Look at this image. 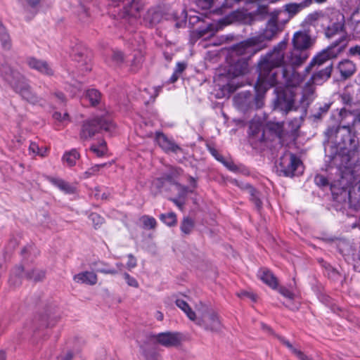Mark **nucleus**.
Returning a JSON list of instances; mask_svg holds the SVG:
<instances>
[{
	"label": "nucleus",
	"mask_w": 360,
	"mask_h": 360,
	"mask_svg": "<svg viewBox=\"0 0 360 360\" xmlns=\"http://www.w3.org/2000/svg\"><path fill=\"white\" fill-rule=\"evenodd\" d=\"M293 49L285 57L287 41L283 40L274 46L272 50L260 56L257 63V79L254 86L255 94L243 91L237 99L249 108H262L266 92L278 84L295 87L299 84V75L295 69L309 58L308 49L313 41L306 32H296L292 37Z\"/></svg>",
	"instance_id": "obj_1"
},
{
	"label": "nucleus",
	"mask_w": 360,
	"mask_h": 360,
	"mask_svg": "<svg viewBox=\"0 0 360 360\" xmlns=\"http://www.w3.org/2000/svg\"><path fill=\"white\" fill-rule=\"evenodd\" d=\"M0 72L3 79L22 99L33 105L41 101L40 97L33 91L28 80L20 72L13 70L8 65H2L0 68Z\"/></svg>",
	"instance_id": "obj_2"
},
{
	"label": "nucleus",
	"mask_w": 360,
	"mask_h": 360,
	"mask_svg": "<svg viewBox=\"0 0 360 360\" xmlns=\"http://www.w3.org/2000/svg\"><path fill=\"white\" fill-rule=\"evenodd\" d=\"M115 127V124L108 113L94 115L82 122L79 138L82 141L90 140L103 130L111 132Z\"/></svg>",
	"instance_id": "obj_3"
},
{
	"label": "nucleus",
	"mask_w": 360,
	"mask_h": 360,
	"mask_svg": "<svg viewBox=\"0 0 360 360\" xmlns=\"http://www.w3.org/2000/svg\"><path fill=\"white\" fill-rule=\"evenodd\" d=\"M347 39L345 36L339 37L311 60L310 63L306 67L305 72H309L313 67L316 65L319 67L330 59L337 57L343 51L347 46Z\"/></svg>",
	"instance_id": "obj_4"
},
{
	"label": "nucleus",
	"mask_w": 360,
	"mask_h": 360,
	"mask_svg": "<svg viewBox=\"0 0 360 360\" xmlns=\"http://www.w3.org/2000/svg\"><path fill=\"white\" fill-rule=\"evenodd\" d=\"M265 46H261L257 39L252 37L233 45L230 52V58L231 59H236L237 57L246 58L248 60L249 58Z\"/></svg>",
	"instance_id": "obj_5"
},
{
	"label": "nucleus",
	"mask_w": 360,
	"mask_h": 360,
	"mask_svg": "<svg viewBox=\"0 0 360 360\" xmlns=\"http://www.w3.org/2000/svg\"><path fill=\"white\" fill-rule=\"evenodd\" d=\"M302 165L301 160L292 153H285L281 157L279 160L280 172L285 176L292 177L297 167Z\"/></svg>",
	"instance_id": "obj_6"
},
{
	"label": "nucleus",
	"mask_w": 360,
	"mask_h": 360,
	"mask_svg": "<svg viewBox=\"0 0 360 360\" xmlns=\"http://www.w3.org/2000/svg\"><path fill=\"white\" fill-rule=\"evenodd\" d=\"M115 6L124 4L121 15L123 18L136 19L141 17L143 6L139 0H110Z\"/></svg>",
	"instance_id": "obj_7"
},
{
	"label": "nucleus",
	"mask_w": 360,
	"mask_h": 360,
	"mask_svg": "<svg viewBox=\"0 0 360 360\" xmlns=\"http://www.w3.org/2000/svg\"><path fill=\"white\" fill-rule=\"evenodd\" d=\"M235 21H239L243 24L250 25L258 20L253 11L248 12L247 10L238 9L230 12L220 20V22L226 25Z\"/></svg>",
	"instance_id": "obj_8"
},
{
	"label": "nucleus",
	"mask_w": 360,
	"mask_h": 360,
	"mask_svg": "<svg viewBox=\"0 0 360 360\" xmlns=\"http://www.w3.org/2000/svg\"><path fill=\"white\" fill-rule=\"evenodd\" d=\"M155 141L159 147L166 153H178L182 152V148L175 143V141L169 139L163 132L156 131Z\"/></svg>",
	"instance_id": "obj_9"
},
{
	"label": "nucleus",
	"mask_w": 360,
	"mask_h": 360,
	"mask_svg": "<svg viewBox=\"0 0 360 360\" xmlns=\"http://www.w3.org/2000/svg\"><path fill=\"white\" fill-rule=\"evenodd\" d=\"M248 136L252 144H257L265 141V134L262 121L252 119L250 122Z\"/></svg>",
	"instance_id": "obj_10"
},
{
	"label": "nucleus",
	"mask_w": 360,
	"mask_h": 360,
	"mask_svg": "<svg viewBox=\"0 0 360 360\" xmlns=\"http://www.w3.org/2000/svg\"><path fill=\"white\" fill-rule=\"evenodd\" d=\"M294 103V98L291 94L284 90L279 91L274 101V108L288 113L292 109Z\"/></svg>",
	"instance_id": "obj_11"
},
{
	"label": "nucleus",
	"mask_w": 360,
	"mask_h": 360,
	"mask_svg": "<svg viewBox=\"0 0 360 360\" xmlns=\"http://www.w3.org/2000/svg\"><path fill=\"white\" fill-rule=\"evenodd\" d=\"M157 342L160 345L166 347H177L181 344V335L179 333L165 332L160 333L155 335Z\"/></svg>",
	"instance_id": "obj_12"
},
{
	"label": "nucleus",
	"mask_w": 360,
	"mask_h": 360,
	"mask_svg": "<svg viewBox=\"0 0 360 360\" xmlns=\"http://www.w3.org/2000/svg\"><path fill=\"white\" fill-rule=\"evenodd\" d=\"M231 62L229 66L228 73L233 77H239L247 74L249 71L248 60L246 58H238L231 59Z\"/></svg>",
	"instance_id": "obj_13"
},
{
	"label": "nucleus",
	"mask_w": 360,
	"mask_h": 360,
	"mask_svg": "<svg viewBox=\"0 0 360 360\" xmlns=\"http://www.w3.org/2000/svg\"><path fill=\"white\" fill-rule=\"evenodd\" d=\"M27 63L31 69L35 70L42 75L52 76L54 74L52 68L45 60L30 57L27 59Z\"/></svg>",
	"instance_id": "obj_14"
},
{
	"label": "nucleus",
	"mask_w": 360,
	"mask_h": 360,
	"mask_svg": "<svg viewBox=\"0 0 360 360\" xmlns=\"http://www.w3.org/2000/svg\"><path fill=\"white\" fill-rule=\"evenodd\" d=\"M278 24L273 23V20H268L266 28L262 33L255 36L261 46L265 41L271 40L279 32Z\"/></svg>",
	"instance_id": "obj_15"
},
{
	"label": "nucleus",
	"mask_w": 360,
	"mask_h": 360,
	"mask_svg": "<svg viewBox=\"0 0 360 360\" xmlns=\"http://www.w3.org/2000/svg\"><path fill=\"white\" fill-rule=\"evenodd\" d=\"M198 324L203 326L205 330L212 332H218L222 328L220 319L214 312L210 313L205 319L199 321Z\"/></svg>",
	"instance_id": "obj_16"
},
{
	"label": "nucleus",
	"mask_w": 360,
	"mask_h": 360,
	"mask_svg": "<svg viewBox=\"0 0 360 360\" xmlns=\"http://www.w3.org/2000/svg\"><path fill=\"white\" fill-rule=\"evenodd\" d=\"M257 277L273 290L278 287V281L274 273L266 267H262L257 272Z\"/></svg>",
	"instance_id": "obj_17"
},
{
	"label": "nucleus",
	"mask_w": 360,
	"mask_h": 360,
	"mask_svg": "<svg viewBox=\"0 0 360 360\" xmlns=\"http://www.w3.org/2000/svg\"><path fill=\"white\" fill-rule=\"evenodd\" d=\"M46 179L65 194H74L76 192L74 186L62 179L46 176Z\"/></svg>",
	"instance_id": "obj_18"
},
{
	"label": "nucleus",
	"mask_w": 360,
	"mask_h": 360,
	"mask_svg": "<svg viewBox=\"0 0 360 360\" xmlns=\"http://www.w3.org/2000/svg\"><path fill=\"white\" fill-rule=\"evenodd\" d=\"M332 70L333 65L332 63H330L326 68L319 70L314 72L310 79V82L315 85L322 84L330 78Z\"/></svg>",
	"instance_id": "obj_19"
},
{
	"label": "nucleus",
	"mask_w": 360,
	"mask_h": 360,
	"mask_svg": "<svg viewBox=\"0 0 360 360\" xmlns=\"http://www.w3.org/2000/svg\"><path fill=\"white\" fill-rule=\"evenodd\" d=\"M183 170L179 167H172L168 172L164 173L158 178V181L168 182L170 184L177 185V179L181 175Z\"/></svg>",
	"instance_id": "obj_20"
},
{
	"label": "nucleus",
	"mask_w": 360,
	"mask_h": 360,
	"mask_svg": "<svg viewBox=\"0 0 360 360\" xmlns=\"http://www.w3.org/2000/svg\"><path fill=\"white\" fill-rule=\"evenodd\" d=\"M73 280L77 283L94 285L98 281V276L93 271H86L75 275Z\"/></svg>",
	"instance_id": "obj_21"
},
{
	"label": "nucleus",
	"mask_w": 360,
	"mask_h": 360,
	"mask_svg": "<svg viewBox=\"0 0 360 360\" xmlns=\"http://www.w3.org/2000/svg\"><path fill=\"white\" fill-rule=\"evenodd\" d=\"M338 68L341 76L344 79H347L354 74L356 65L350 60L345 59L339 63Z\"/></svg>",
	"instance_id": "obj_22"
},
{
	"label": "nucleus",
	"mask_w": 360,
	"mask_h": 360,
	"mask_svg": "<svg viewBox=\"0 0 360 360\" xmlns=\"http://www.w3.org/2000/svg\"><path fill=\"white\" fill-rule=\"evenodd\" d=\"M235 182L236 186L248 191L250 195V200L255 204L257 209H260L262 206V202L259 198V192L249 184H245L243 186H240L237 181H235Z\"/></svg>",
	"instance_id": "obj_23"
},
{
	"label": "nucleus",
	"mask_w": 360,
	"mask_h": 360,
	"mask_svg": "<svg viewBox=\"0 0 360 360\" xmlns=\"http://www.w3.org/2000/svg\"><path fill=\"white\" fill-rule=\"evenodd\" d=\"M90 266L98 273L110 275H115L117 274V271L116 269L111 268L109 264L101 260H97L91 262Z\"/></svg>",
	"instance_id": "obj_24"
},
{
	"label": "nucleus",
	"mask_w": 360,
	"mask_h": 360,
	"mask_svg": "<svg viewBox=\"0 0 360 360\" xmlns=\"http://www.w3.org/2000/svg\"><path fill=\"white\" fill-rule=\"evenodd\" d=\"M0 41L1 46L5 50H10L12 46L10 35L7 31L6 27L3 24L2 20L0 18Z\"/></svg>",
	"instance_id": "obj_25"
},
{
	"label": "nucleus",
	"mask_w": 360,
	"mask_h": 360,
	"mask_svg": "<svg viewBox=\"0 0 360 360\" xmlns=\"http://www.w3.org/2000/svg\"><path fill=\"white\" fill-rule=\"evenodd\" d=\"M79 158V153L76 149H72L63 154L62 160L67 166L72 167L76 165L77 160Z\"/></svg>",
	"instance_id": "obj_26"
},
{
	"label": "nucleus",
	"mask_w": 360,
	"mask_h": 360,
	"mask_svg": "<svg viewBox=\"0 0 360 360\" xmlns=\"http://www.w3.org/2000/svg\"><path fill=\"white\" fill-rule=\"evenodd\" d=\"M195 227V221L190 217H184L180 224V230L183 235H190Z\"/></svg>",
	"instance_id": "obj_27"
},
{
	"label": "nucleus",
	"mask_w": 360,
	"mask_h": 360,
	"mask_svg": "<svg viewBox=\"0 0 360 360\" xmlns=\"http://www.w3.org/2000/svg\"><path fill=\"white\" fill-rule=\"evenodd\" d=\"M355 123V120H354L351 124H348L347 125L339 126L337 129V134H338L341 130H344L346 132L345 137L342 139V142L344 145H346L347 142L349 141V144L352 145L353 142H354V139L352 137V127H354Z\"/></svg>",
	"instance_id": "obj_28"
},
{
	"label": "nucleus",
	"mask_w": 360,
	"mask_h": 360,
	"mask_svg": "<svg viewBox=\"0 0 360 360\" xmlns=\"http://www.w3.org/2000/svg\"><path fill=\"white\" fill-rule=\"evenodd\" d=\"M89 150L96 154L98 158L103 157L108 151L107 143L105 140L102 139L98 144H91Z\"/></svg>",
	"instance_id": "obj_29"
},
{
	"label": "nucleus",
	"mask_w": 360,
	"mask_h": 360,
	"mask_svg": "<svg viewBox=\"0 0 360 360\" xmlns=\"http://www.w3.org/2000/svg\"><path fill=\"white\" fill-rule=\"evenodd\" d=\"M176 305L181 309L187 316V317L191 320L195 321L196 318V315L195 311L191 308L188 304L181 299H176L175 301Z\"/></svg>",
	"instance_id": "obj_30"
},
{
	"label": "nucleus",
	"mask_w": 360,
	"mask_h": 360,
	"mask_svg": "<svg viewBox=\"0 0 360 360\" xmlns=\"http://www.w3.org/2000/svg\"><path fill=\"white\" fill-rule=\"evenodd\" d=\"M159 219L163 224L169 227H174L177 224V216L174 212L160 214Z\"/></svg>",
	"instance_id": "obj_31"
},
{
	"label": "nucleus",
	"mask_w": 360,
	"mask_h": 360,
	"mask_svg": "<svg viewBox=\"0 0 360 360\" xmlns=\"http://www.w3.org/2000/svg\"><path fill=\"white\" fill-rule=\"evenodd\" d=\"M77 15L82 22H89L91 20L89 8L83 4H80L77 8Z\"/></svg>",
	"instance_id": "obj_32"
},
{
	"label": "nucleus",
	"mask_w": 360,
	"mask_h": 360,
	"mask_svg": "<svg viewBox=\"0 0 360 360\" xmlns=\"http://www.w3.org/2000/svg\"><path fill=\"white\" fill-rule=\"evenodd\" d=\"M111 165V162L94 165L83 173V176L84 179L91 178V176L97 175L101 168L110 166Z\"/></svg>",
	"instance_id": "obj_33"
},
{
	"label": "nucleus",
	"mask_w": 360,
	"mask_h": 360,
	"mask_svg": "<svg viewBox=\"0 0 360 360\" xmlns=\"http://www.w3.org/2000/svg\"><path fill=\"white\" fill-rule=\"evenodd\" d=\"M86 97L89 99L91 105H98L101 99V94L95 89H89L86 92Z\"/></svg>",
	"instance_id": "obj_34"
},
{
	"label": "nucleus",
	"mask_w": 360,
	"mask_h": 360,
	"mask_svg": "<svg viewBox=\"0 0 360 360\" xmlns=\"http://www.w3.org/2000/svg\"><path fill=\"white\" fill-rule=\"evenodd\" d=\"M269 10L268 4L261 3L260 4H258L257 9L253 12L257 20L262 21L269 15Z\"/></svg>",
	"instance_id": "obj_35"
},
{
	"label": "nucleus",
	"mask_w": 360,
	"mask_h": 360,
	"mask_svg": "<svg viewBox=\"0 0 360 360\" xmlns=\"http://www.w3.org/2000/svg\"><path fill=\"white\" fill-rule=\"evenodd\" d=\"M139 220L144 229H155L158 224L156 219L150 215L144 214L140 217Z\"/></svg>",
	"instance_id": "obj_36"
},
{
	"label": "nucleus",
	"mask_w": 360,
	"mask_h": 360,
	"mask_svg": "<svg viewBox=\"0 0 360 360\" xmlns=\"http://www.w3.org/2000/svg\"><path fill=\"white\" fill-rule=\"evenodd\" d=\"M46 273L41 269H33L32 271L27 272L25 276L27 280L38 282L45 278Z\"/></svg>",
	"instance_id": "obj_37"
},
{
	"label": "nucleus",
	"mask_w": 360,
	"mask_h": 360,
	"mask_svg": "<svg viewBox=\"0 0 360 360\" xmlns=\"http://www.w3.org/2000/svg\"><path fill=\"white\" fill-rule=\"evenodd\" d=\"M245 0H224L221 7L214 11V13L222 15L225 12V9L232 8L235 5L243 2Z\"/></svg>",
	"instance_id": "obj_38"
},
{
	"label": "nucleus",
	"mask_w": 360,
	"mask_h": 360,
	"mask_svg": "<svg viewBox=\"0 0 360 360\" xmlns=\"http://www.w3.org/2000/svg\"><path fill=\"white\" fill-rule=\"evenodd\" d=\"M212 24L207 23L205 25V27L195 29L193 31V36L196 37L197 39L205 37L207 34L212 31Z\"/></svg>",
	"instance_id": "obj_39"
},
{
	"label": "nucleus",
	"mask_w": 360,
	"mask_h": 360,
	"mask_svg": "<svg viewBox=\"0 0 360 360\" xmlns=\"http://www.w3.org/2000/svg\"><path fill=\"white\" fill-rule=\"evenodd\" d=\"M89 218L92 221L95 229L99 228L104 222L103 217L95 212L91 213Z\"/></svg>",
	"instance_id": "obj_40"
},
{
	"label": "nucleus",
	"mask_w": 360,
	"mask_h": 360,
	"mask_svg": "<svg viewBox=\"0 0 360 360\" xmlns=\"http://www.w3.org/2000/svg\"><path fill=\"white\" fill-rule=\"evenodd\" d=\"M269 130L275 134V135L281 139L283 136V125L279 123H274L269 126Z\"/></svg>",
	"instance_id": "obj_41"
},
{
	"label": "nucleus",
	"mask_w": 360,
	"mask_h": 360,
	"mask_svg": "<svg viewBox=\"0 0 360 360\" xmlns=\"http://www.w3.org/2000/svg\"><path fill=\"white\" fill-rule=\"evenodd\" d=\"M29 152L34 155H38L41 157H44L46 155V150L44 152L41 151L38 144L35 142H31L29 146Z\"/></svg>",
	"instance_id": "obj_42"
},
{
	"label": "nucleus",
	"mask_w": 360,
	"mask_h": 360,
	"mask_svg": "<svg viewBox=\"0 0 360 360\" xmlns=\"http://www.w3.org/2000/svg\"><path fill=\"white\" fill-rule=\"evenodd\" d=\"M196 5L202 10H208L211 8L214 3L211 0H195Z\"/></svg>",
	"instance_id": "obj_43"
},
{
	"label": "nucleus",
	"mask_w": 360,
	"mask_h": 360,
	"mask_svg": "<svg viewBox=\"0 0 360 360\" xmlns=\"http://www.w3.org/2000/svg\"><path fill=\"white\" fill-rule=\"evenodd\" d=\"M285 12L282 10L276 9L274 11L269 13V20H273V23L278 24V20L281 15H285Z\"/></svg>",
	"instance_id": "obj_44"
},
{
	"label": "nucleus",
	"mask_w": 360,
	"mask_h": 360,
	"mask_svg": "<svg viewBox=\"0 0 360 360\" xmlns=\"http://www.w3.org/2000/svg\"><path fill=\"white\" fill-rule=\"evenodd\" d=\"M112 60L116 65H121L124 60L123 53L120 51H113Z\"/></svg>",
	"instance_id": "obj_45"
},
{
	"label": "nucleus",
	"mask_w": 360,
	"mask_h": 360,
	"mask_svg": "<svg viewBox=\"0 0 360 360\" xmlns=\"http://www.w3.org/2000/svg\"><path fill=\"white\" fill-rule=\"evenodd\" d=\"M316 184L319 187L327 186L329 184L327 177L322 174H316L314 178Z\"/></svg>",
	"instance_id": "obj_46"
},
{
	"label": "nucleus",
	"mask_w": 360,
	"mask_h": 360,
	"mask_svg": "<svg viewBox=\"0 0 360 360\" xmlns=\"http://www.w3.org/2000/svg\"><path fill=\"white\" fill-rule=\"evenodd\" d=\"M237 295L241 299L248 298L254 302H256L257 299V296L254 292L245 290L238 292Z\"/></svg>",
	"instance_id": "obj_47"
},
{
	"label": "nucleus",
	"mask_w": 360,
	"mask_h": 360,
	"mask_svg": "<svg viewBox=\"0 0 360 360\" xmlns=\"http://www.w3.org/2000/svg\"><path fill=\"white\" fill-rule=\"evenodd\" d=\"M124 278L128 284V285L134 287V288H139V285L136 279L131 276H130L128 273L124 274Z\"/></svg>",
	"instance_id": "obj_48"
},
{
	"label": "nucleus",
	"mask_w": 360,
	"mask_h": 360,
	"mask_svg": "<svg viewBox=\"0 0 360 360\" xmlns=\"http://www.w3.org/2000/svg\"><path fill=\"white\" fill-rule=\"evenodd\" d=\"M24 267L22 265L19 264L14 266V268L11 270V274L17 276V277H21V279H22L24 274Z\"/></svg>",
	"instance_id": "obj_49"
},
{
	"label": "nucleus",
	"mask_w": 360,
	"mask_h": 360,
	"mask_svg": "<svg viewBox=\"0 0 360 360\" xmlns=\"http://www.w3.org/2000/svg\"><path fill=\"white\" fill-rule=\"evenodd\" d=\"M187 64L185 62H178L176 64V67L174 70V72L176 73L179 77L183 73L186 69Z\"/></svg>",
	"instance_id": "obj_50"
},
{
	"label": "nucleus",
	"mask_w": 360,
	"mask_h": 360,
	"mask_svg": "<svg viewBox=\"0 0 360 360\" xmlns=\"http://www.w3.org/2000/svg\"><path fill=\"white\" fill-rule=\"evenodd\" d=\"M278 292L280 294H281L283 297L288 298V299H293L294 298V294L293 292L288 290L287 288L281 286L278 288Z\"/></svg>",
	"instance_id": "obj_51"
},
{
	"label": "nucleus",
	"mask_w": 360,
	"mask_h": 360,
	"mask_svg": "<svg viewBox=\"0 0 360 360\" xmlns=\"http://www.w3.org/2000/svg\"><path fill=\"white\" fill-rule=\"evenodd\" d=\"M220 162H221L230 171L236 172L238 170V167L232 160H226L224 158H223V160H221Z\"/></svg>",
	"instance_id": "obj_52"
},
{
	"label": "nucleus",
	"mask_w": 360,
	"mask_h": 360,
	"mask_svg": "<svg viewBox=\"0 0 360 360\" xmlns=\"http://www.w3.org/2000/svg\"><path fill=\"white\" fill-rule=\"evenodd\" d=\"M21 277H17L12 274L10 275L8 283L11 286L17 287L22 284Z\"/></svg>",
	"instance_id": "obj_53"
},
{
	"label": "nucleus",
	"mask_w": 360,
	"mask_h": 360,
	"mask_svg": "<svg viewBox=\"0 0 360 360\" xmlns=\"http://www.w3.org/2000/svg\"><path fill=\"white\" fill-rule=\"evenodd\" d=\"M53 95L55 96V98L58 100V101L60 103L63 104V105H65L66 103V101H67L66 97L62 91H56L53 93Z\"/></svg>",
	"instance_id": "obj_54"
},
{
	"label": "nucleus",
	"mask_w": 360,
	"mask_h": 360,
	"mask_svg": "<svg viewBox=\"0 0 360 360\" xmlns=\"http://www.w3.org/2000/svg\"><path fill=\"white\" fill-rule=\"evenodd\" d=\"M208 150L217 160L219 162L223 160V155H221L215 148L208 146Z\"/></svg>",
	"instance_id": "obj_55"
},
{
	"label": "nucleus",
	"mask_w": 360,
	"mask_h": 360,
	"mask_svg": "<svg viewBox=\"0 0 360 360\" xmlns=\"http://www.w3.org/2000/svg\"><path fill=\"white\" fill-rule=\"evenodd\" d=\"M128 261L127 263V266L129 269H133L136 266L137 261L136 257L132 254L128 255Z\"/></svg>",
	"instance_id": "obj_56"
},
{
	"label": "nucleus",
	"mask_w": 360,
	"mask_h": 360,
	"mask_svg": "<svg viewBox=\"0 0 360 360\" xmlns=\"http://www.w3.org/2000/svg\"><path fill=\"white\" fill-rule=\"evenodd\" d=\"M44 0H25L26 4L32 9L37 10Z\"/></svg>",
	"instance_id": "obj_57"
},
{
	"label": "nucleus",
	"mask_w": 360,
	"mask_h": 360,
	"mask_svg": "<svg viewBox=\"0 0 360 360\" xmlns=\"http://www.w3.org/2000/svg\"><path fill=\"white\" fill-rule=\"evenodd\" d=\"M349 54L351 56L358 57L360 58V46L356 45L354 46L351 47L349 49Z\"/></svg>",
	"instance_id": "obj_58"
},
{
	"label": "nucleus",
	"mask_w": 360,
	"mask_h": 360,
	"mask_svg": "<svg viewBox=\"0 0 360 360\" xmlns=\"http://www.w3.org/2000/svg\"><path fill=\"white\" fill-rule=\"evenodd\" d=\"M299 5L290 4L286 5V11L290 13H296L298 11Z\"/></svg>",
	"instance_id": "obj_59"
},
{
	"label": "nucleus",
	"mask_w": 360,
	"mask_h": 360,
	"mask_svg": "<svg viewBox=\"0 0 360 360\" xmlns=\"http://www.w3.org/2000/svg\"><path fill=\"white\" fill-rule=\"evenodd\" d=\"M292 353L294 354L300 360H307V356L302 351L296 348L292 349Z\"/></svg>",
	"instance_id": "obj_60"
},
{
	"label": "nucleus",
	"mask_w": 360,
	"mask_h": 360,
	"mask_svg": "<svg viewBox=\"0 0 360 360\" xmlns=\"http://www.w3.org/2000/svg\"><path fill=\"white\" fill-rule=\"evenodd\" d=\"M342 101L345 105H351L352 103V98L349 94H344L341 96Z\"/></svg>",
	"instance_id": "obj_61"
},
{
	"label": "nucleus",
	"mask_w": 360,
	"mask_h": 360,
	"mask_svg": "<svg viewBox=\"0 0 360 360\" xmlns=\"http://www.w3.org/2000/svg\"><path fill=\"white\" fill-rule=\"evenodd\" d=\"M356 191H357L358 194H359V198H360V181L359 182H357L354 186L352 187V189L349 190V198H352V193H355Z\"/></svg>",
	"instance_id": "obj_62"
},
{
	"label": "nucleus",
	"mask_w": 360,
	"mask_h": 360,
	"mask_svg": "<svg viewBox=\"0 0 360 360\" xmlns=\"http://www.w3.org/2000/svg\"><path fill=\"white\" fill-rule=\"evenodd\" d=\"M279 340L281 341V342L285 346H286L291 352L292 351V349L295 348L292 345L288 340H286L285 338H283V337H280L279 338Z\"/></svg>",
	"instance_id": "obj_63"
},
{
	"label": "nucleus",
	"mask_w": 360,
	"mask_h": 360,
	"mask_svg": "<svg viewBox=\"0 0 360 360\" xmlns=\"http://www.w3.org/2000/svg\"><path fill=\"white\" fill-rule=\"evenodd\" d=\"M171 201L173 202L175 205L181 211L184 210V205H185V202L184 201H181L179 200H177V199H175V198H172L171 199Z\"/></svg>",
	"instance_id": "obj_64"
}]
</instances>
